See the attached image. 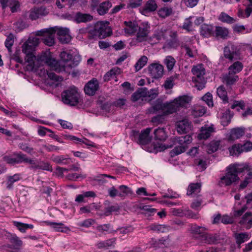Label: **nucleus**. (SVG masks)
Listing matches in <instances>:
<instances>
[{"instance_id":"nucleus-1","label":"nucleus","mask_w":252,"mask_h":252,"mask_svg":"<svg viewBox=\"0 0 252 252\" xmlns=\"http://www.w3.org/2000/svg\"><path fill=\"white\" fill-rule=\"evenodd\" d=\"M39 43V39L38 38L30 37L22 45V51L26 55L25 61L28 63V68L32 71L38 69L44 64L52 66L56 63L50 52H43L37 58L35 57L34 49Z\"/></svg>"},{"instance_id":"nucleus-2","label":"nucleus","mask_w":252,"mask_h":252,"mask_svg":"<svg viewBox=\"0 0 252 252\" xmlns=\"http://www.w3.org/2000/svg\"><path fill=\"white\" fill-rule=\"evenodd\" d=\"M61 62H58L56 59V63L48 65L52 70L57 72L66 71L68 69H71L78 65L81 61V56L77 54H71L70 51H63L60 54ZM53 59V58H52Z\"/></svg>"},{"instance_id":"nucleus-3","label":"nucleus","mask_w":252,"mask_h":252,"mask_svg":"<svg viewBox=\"0 0 252 252\" xmlns=\"http://www.w3.org/2000/svg\"><path fill=\"white\" fill-rule=\"evenodd\" d=\"M227 172L225 176L220 178L219 185L222 187L223 186H230L233 182L239 179L238 174L243 172L245 171L247 172L249 176H252V168L247 165L244 164H234L230 165L227 168Z\"/></svg>"},{"instance_id":"nucleus-4","label":"nucleus","mask_w":252,"mask_h":252,"mask_svg":"<svg viewBox=\"0 0 252 252\" xmlns=\"http://www.w3.org/2000/svg\"><path fill=\"white\" fill-rule=\"evenodd\" d=\"M63 102L67 105L74 106L82 101V97L78 89L74 86L64 91L62 94Z\"/></svg>"},{"instance_id":"nucleus-5","label":"nucleus","mask_w":252,"mask_h":252,"mask_svg":"<svg viewBox=\"0 0 252 252\" xmlns=\"http://www.w3.org/2000/svg\"><path fill=\"white\" fill-rule=\"evenodd\" d=\"M191 72L193 74L192 80L196 83L195 86L198 90H201L205 87L206 81L204 79L205 69L202 65L199 64L193 67Z\"/></svg>"},{"instance_id":"nucleus-6","label":"nucleus","mask_w":252,"mask_h":252,"mask_svg":"<svg viewBox=\"0 0 252 252\" xmlns=\"http://www.w3.org/2000/svg\"><path fill=\"white\" fill-rule=\"evenodd\" d=\"M94 34L97 35L100 39L105 38L111 35L112 31L108 26L107 22H97L94 27Z\"/></svg>"},{"instance_id":"nucleus-7","label":"nucleus","mask_w":252,"mask_h":252,"mask_svg":"<svg viewBox=\"0 0 252 252\" xmlns=\"http://www.w3.org/2000/svg\"><path fill=\"white\" fill-rule=\"evenodd\" d=\"M224 57L232 61L240 59V50L238 47L231 43H229L223 49Z\"/></svg>"},{"instance_id":"nucleus-8","label":"nucleus","mask_w":252,"mask_h":252,"mask_svg":"<svg viewBox=\"0 0 252 252\" xmlns=\"http://www.w3.org/2000/svg\"><path fill=\"white\" fill-rule=\"evenodd\" d=\"M51 32H54L58 36V39L62 43H68L70 39L71 36L69 34V30L66 28L55 27L50 28Z\"/></svg>"},{"instance_id":"nucleus-9","label":"nucleus","mask_w":252,"mask_h":252,"mask_svg":"<svg viewBox=\"0 0 252 252\" xmlns=\"http://www.w3.org/2000/svg\"><path fill=\"white\" fill-rule=\"evenodd\" d=\"M148 71L150 76L152 78L158 79L162 77L164 72V67L161 64L154 63L148 66Z\"/></svg>"},{"instance_id":"nucleus-10","label":"nucleus","mask_w":252,"mask_h":252,"mask_svg":"<svg viewBox=\"0 0 252 252\" xmlns=\"http://www.w3.org/2000/svg\"><path fill=\"white\" fill-rule=\"evenodd\" d=\"M36 35L43 36L42 38L43 42L48 46H52L55 43V34L54 32H51L50 28L38 31L36 32Z\"/></svg>"},{"instance_id":"nucleus-11","label":"nucleus","mask_w":252,"mask_h":252,"mask_svg":"<svg viewBox=\"0 0 252 252\" xmlns=\"http://www.w3.org/2000/svg\"><path fill=\"white\" fill-rule=\"evenodd\" d=\"M150 26L148 22L142 23L136 33V40L141 42L147 40L150 32Z\"/></svg>"},{"instance_id":"nucleus-12","label":"nucleus","mask_w":252,"mask_h":252,"mask_svg":"<svg viewBox=\"0 0 252 252\" xmlns=\"http://www.w3.org/2000/svg\"><path fill=\"white\" fill-rule=\"evenodd\" d=\"M176 127L179 133H187L191 130V123L188 119H184L176 122Z\"/></svg>"},{"instance_id":"nucleus-13","label":"nucleus","mask_w":252,"mask_h":252,"mask_svg":"<svg viewBox=\"0 0 252 252\" xmlns=\"http://www.w3.org/2000/svg\"><path fill=\"white\" fill-rule=\"evenodd\" d=\"M48 14V12L45 7L41 6L40 7H34L32 8L29 12L27 13L29 18L32 20H34L38 19L40 16H45Z\"/></svg>"},{"instance_id":"nucleus-14","label":"nucleus","mask_w":252,"mask_h":252,"mask_svg":"<svg viewBox=\"0 0 252 252\" xmlns=\"http://www.w3.org/2000/svg\"><path fill=\"white\" fill-rule=\"evenodd\" d=\"M99 88V83L96 79H92L88 82L84 87L85 94L89 95H94Z\"/></svg>"},{"instance_id":"nucleus-15","label":"nucleus","mask_w":252,"mask_h":252,"mask_svg":"<svg viewBox=\"0 0 252 252\" xmlns=\"http://www.w3.org/2000/svg\"><path fill=\"white\" fill-rule=\"evenodd\" d=\"M25 158V155L21 153H14L13 157L5 156L3 158V160L6 163L14 165L15 164H19L23 162Z\"/></svg>"},{"instance_id":"nucleus-16","label":"nucleus","mask_w":252,"mask_h":252,"mask_svg":"<svg viewBox=\"0 0 252 252\" xmlns=\"http://www.w3.org/2000/svg\"><path fill=\"white\" fill-rule=\"evenodd\" d=\"M220 240V236L218 234L206 232L202 235V238L200 241L208 244H216L219 242Z\"/></svg>"},{"instance_id":"nucleus-17","label":"nucleus","mask_w":252,"mask_h":252,"mask_svg":"<svg viewBox=\"0 0 252 252\" xmlns=\"http://www.w3.org/2000/svg\"><path fill=\"white\" fill-rule=\"evenodd\" d=\"M207 229L205 227L199 226L196 224H192L190 227V231L192 236L199 241L202 238V235L206 233Z\"/></svg>"},{"instance_id":"nucleus-18","label":"nucleus","mask_w":252,"mask_h":252,"mask_svg":"<svg viewBox=\"0 0 252 252\" xmlns=\"http://www.w3.org/2000/svg\"><path fill=\"white\" fill-rule=\"evenodd\" d=\"M179 110L180 108H187L190 104L192 97L187 95L180 96L175 99Z\"/></svg>"},{"instance_id":"nucleus-19","label":"nucleus","mask_w":252,"mask_h":252,"mask_svg":"<svg viewBox=\"0 0 252 252\" xmlns=\"http://www.w3.org/2000/svg\"><path fill=\"white\" fill-rule=\"evenodd\" d=\"M164 107L163 114L165 115L176 113L179 110L175 99L173 101L165 102Z\"/></svg>"},{"instance_id":"nucleus-20","label":"nucleus","mask_w":252,"mask_h":252,"mask_svg":"<svg viewBox=\"0 0 252 252\" xmlns=\"http://www.w3.org/2000/svg\"><path fill=\"white\" fill-rule=\"evenodd\" d=\"M245 133V128L236 127L232 129L228 137L229 140L234 141L242 137Z\"/></svg>"},{"instance_id":"nucleus-21","label":"nucleus","mask_w":252,"mask_h":252,"mask_svg":"<svg viewBox=\"0 0 252 252\" xmlns=\"http://www.w3.org/2000/svg\"><path fill=\"white\" fill-rule=\"evenodd\" d=\"M191 141L192 137L189 134L176 137L174 140V145L185 146V148H188V144H189Z\"/></svg>"},{"instance_id":"nucleus-22","label":"nucleus","mask_w":252,"mask_h":252,"mask_svg":"<svg viewBox=\"0 0 252 252\" xmlns=\"http://www.w3.org/2000/svg\"><path fill=\"white\" fill-rule=\"evenodd\" d=\"M93 19V17L91 14L80 12H77L74 17V21L77 23H86L92 21Z\"/></svg>"},{"instance_id":"nucleus-23","label":"nucleus","mask_w":252,"mask_h":252,"mask_svg":"<svg viewBox=\"0 0 252 252\" xmlns=\"http://www.w3.org/2000/svg\"><path fill=\"white\" fill-rule=\"evenodd\" d=\"M0 3L2 9H4L6 7L9 6L12 12H16L20 6L19 2L16 0H0Z\"/></svg>"},{"instance_id":"nucleus-24","label":"nucleus","mask_w":252,"mask_h":252,"mask_svg":"<svg viewBox=\"0 0 252 252\" xmlns=\"http://www.w3.org/2000/svg\"><path fill=\"white\" fill-rule=\"evenodd\" d=\"M201 184L200 183H191L190 184L188 189L187 195L192 197H195L200 191Z\"/></svg>"},{"instance_id":"nucleus-25","label":"nucleus","mask_w":252,"mask_h":252,"mask_svg":"<svg viewBox=\"0 0 252 252\" xmlns=\"http://www.w3.org/2000/svg\"><path fill=\"white\" fill-rule=\"evenodd\" d=\"M165 128L158 127L154 130L155 139L160 141H164L167 138V134Z\"/></svg>"},{"instance_id":"nucleus-26","label":"nucleus","mask_w":252,"mask_h":252,"mask_svg":"<svg viewBox=\"0 0 252 252\" xmlns=\"http://www.w3.org/2000/svg\"><path fill=\"white\" fill-rule=\"evenodd\" d=\"M151 130V128H147L141 131L139 144L146 145L151 141V137L149 136Z\"/></svg>"},{"instance_id":"nucleus-27","label":"nucleus","mask_w":252,"mask_h":252,"mask_svg":"<svg viewBox=\"0 0 252 252\" xmlns=\"http://www.w3.org/2000/svg\"><path fill=\"white\" fill-rule=\"evenodd\" d=\"M200 34L204 37H208L214 34L213 27L211 25L203 24L200 28Z\"/></svg>"},{"instance_id":"nucleus-28","label":"nucleus","mask_w":252,"mask_h":252,"mask_svg":"<svg viewBox=\"0 0 252 252\" xmlns=\"http://www.w3.org/2000/svg\"><path fill=\"white\" fill-rule=\"evenodd\" d=\"M112 6V4L111 2L105 1L99 4L96 9V11L100 15H103L108 12Z\"/></svg>"},{"instance_id":"nucleus-29","label":"nucleus","mask_w":252,"mask_h":252,"mask_svg":"<svg viewBox=\"0 0 252 252\" xmlns=\"http://www.w3.org/2000/svg\"><path fill=\"white\" fill-rule=\"evenodd\" d=\"M164 103H163L161 99H158L155 102L153 106L148 109V112L154 114L158 111L161 110L164 113Z\"/></svg>"},{"instance_id":"nucleus-30","label":"nucleus","mask_w":252,"mask_h":252,"mask_svg":"<svg viewBox=\"0 0 252 252\" xmlns=\"http://www.w3.org/2000/svg\"><path fill=\"white\" fill-rule=\"evenodd\" d=\"M9 241L11 245L7 244L4 246L5 248H11L12 249H19L22 245V242L16 236H12L9 239Z\"/></svg>"},{"instance_id":"nucleus-31","label":"nucleus","mask_w":252,"mask_h":252,"mask_svg":"<svg viewBox=\"0 0 252 252\" xmlns=\"http://www.w3.org/2000/svg\"><path fill=\"white\" fill-rule=\"evenodd\" d=\"M233 116V113L229 109L226 110L223 113L220 118V122L224 126H227L231 122V119Z\"/></svg>"},{"instance_id":"nucleus-32","label":"nucleus","mask_w":252,"mask_h":252,"mask_svg":"<svg viewBox=\"0 0 252 252\" xmlns=\"http://www.w3.org/2000/svg\"><path fill=\"white\" fill-rule=\"evenodd\" d=\"M120 73V69L118 67H114L107 72L103 77L105 81H108L111 79H114L116 77V75Z\"/></svg>"},{"instance_id":"nucleus-33","label":"nucleus","mask_w":252,"mask_h":252,"mask_svg":"<svg viewBox=\"0 0 252 252\" xmlns=\"http://www.w3.org/2000/svg\"><path fill=\"white\" fill-rule=\"evenodd\" d=\"M206 111V108L201 105L194 106L191 110V115L194 118L202 116Z\"/></svg>"},{"instance_id":"nucleus-34","label":"nucleus","mask_w":252,"mask_h":252,"mask_svg":"<svg viewBox=\"0 0 252 252\" xmlns=\"http://www.w3.org/2000/svg\"><path fill=\"white\" fill-rule=\"evenodd\" d=\"M243 68L242 63L239 61H236L229 66L228 70L229 73L236 74L240 72Z\"/></svg>"},{"instance_id":"nucleus-35","label":"nucleus","mask_w":252,"mask_h":252,"mask_svg":"<svg viewBox=\"0 0 252 252\" xmlns=\"http://www.w3.org/2000/svg\"><path fill=\"white\" fill-rule=\"evenodd\" d=\"M143 89H145V92L146 93V94L144 95V100L145 101L150 102L153 99H155L158 95V93L156 90L151 89L150 91H148L146 88H143Z\"/></svg>"},{"instance_id":"nucleus-36","label":"nucleus","mask_w":252,"mask_h":252,"mask_svg":"<svg viewBox=\"0 0 252 252\" xmlns=\"http://www.w3.org/2000/svg\"><path fill=\"white\" fill-rule=\"evenodd\" d=\"M229 32L227 29L222 27H216L215 35L217 37L226 39L228 35Z\"/></svg>"},{"instance_id":"nucleus-37","label":"nucleus","mask_w":252,"mask_h":252,"mask_svg":"<svg viewBox=\"0 0 252 252\" xmlns=\"http://www.w3.org/2000/svg\"><path fill=\"white\" fill-rule=\"evenodd\" d=\"M116 239L113 238L104 241H100L97 243L96 246L98 249H107L113 246L116 242Z\"/></svg>"},{"instance_id":"nucleus-38","label":"nucleus","mask_w":252,"mask_h":252,"mask_svg":"<svg viewBox=\"0 0 252 252\" xmlns=\"http://www.w3.org/2000/svg\"><path fill=\"white\" fill-rule=\"evenodd\" d=\"M145 89L141 88L134 93L131 97V99L133 102H135L138 100H144V95L146 94Z\"/></svg>"},{"instance_id":"nucleus-39","label":"nucleus","mask_w":252,"mask_h":252,"mask_svg":"<svg viewBox=\"0 0 252 252\" xmlns=\"http://www.w3.org/2000/svg\"><path fill=\"white\" fill-rule=\"evenodd\" d=\"M252 216V213L248 212L242 217L240 221L241 224H246V227L249 229L252 227V218L249 219V218Z\"/></svg>"},{"instance_id":"nucleus-40","label":"nucleus","mask_w":252,"mask_h":252,"mask_svg":"<svg viewBox=\"0 0 252 252\" xmlns=\"http://www.w3.org/2000/svg\"><path fill=\"white\" fill-rule=\"evenodd\" d=\"M217 93L218 95L222 100L223 103H226L228 102L227 93L225 88L223 86H220L217 89Z\"/></svg>"},{"instance_id":"nucleus-41","label":"nucleus","mask_w":252,"mask_h":252,"mask_svg":"<svg viewBox=\"0 0 252 252\" xmlns=\"http://www.w3.org/2000/svg\"><path fill=\"white\" fill-rule=\"evenodd\" d=\"M224 81L228 85H232L234 84L238 79V76L233 73L228 72L224 77Z\"/></svg>"},{"instance_id":"nucleus-42","label":"nucleus","mask_w":252,"mask_h":252,"mask_svg":"<svg viewBox=\"0 0 252 252\" xmlns=\"http://www.w3.org/2000/svg\"><path fill=\"white\" fill-rule=\"evenodd\" d=\"M213 131V128L211 126L205 128L202 127L200 133L198 135V138L201 139H206L210 136L211 133Z\"/></svg>"},{"instance_id":"nucleus-43","label":"nucleus","mask_w":252,"mask_h":252,"mask_svg":"<svg viewBox=\"0 0 252 252\" xmlns=\"http://www.w3.org/2000/svg\"><path fill=\"white\" fill-rule=\"evenodd\" d=\"M176 62L175 59L171 56H167L163 61V63L166 66L168 71L173 69Z\"/></svg>"},{"instance_id":"nucleus-44","label":"nucleus","mask_w":252,"mask_h":252,"mask_svg":"<svg viewBox=\"0 0 252 252\" xmlns=\"http://www.w3.org/2000/svg\"><path fill=\"white\" fill-rule=\"evenodd\" d=\"M50 225L53 226V228L58 232H66L69 230L67 227L64 226L62 223H56L54 222H49Z\"/></svg>"},{"instance_id":"nucleus-45","label":"nucleus","mask_w":252,"mask_h":252,"mask_svg":"<svg viewBox=\"0 0 252 252\" xmlns=\"http://www.w3.org/2000/svg\"><path fill=\"white\" fill-rule=\"evenodd\" d=\"M175 147L170 152V155L171 157H174L182 153L185 152L187 148H185V146L174 145Z\"/></svg>"},{"instance_id":"nucleus-46","label":"nucleus","mask_w":252,"mask_h":252,"mask_svg":"<svg viewBox=\"0 0 252 252\" xmlns=\"http://www.w3.org/2000/svg\"><path fill=\"white\" fill-rule=\"evenodd\" d=\"M173 13L172 8L171 7H164L161 8L158 11V15L159 17L165 18L171 15Z\"/></svg>"},{"instance_id":"nucleus-47","label":"nucleus","mask_w":252,"mask_h":252,"mask_svg":"<svg viewBox=\"0 0 252 252\" xmlns=\"http://www.w3.org/2000/svg\"><path fill=\"white\" fill-rule=\"evenodd\" d=\"M20 179V175L15 174L13 176H10L7 178V181L6 183V188L8 189H11L13 188V184Z\"/></svg>"},{"instance_id":"nucleus-48","label":"nucleus","mask_w":252,"mask_h":252,"mask_svg":"<svg viewBox=\"0 0 252 252\" xmlns=\"http://www.w3.org/2000/svg\"><path fill=\"white\" fill-rule=\"evenodd\" d=\"M235 238L236 243L240 245L249 239V234L247 233H237L235 234Z\"/></svg>"},{"instance_id":"nucleus-49","label":"nucleus","mask_w":252,"mask_h":252,"mask_svg":"<svg viewBox=\"0 0 252 252\" xmlns=\"http://www.w3.org/2000/svg\"><path fill=\"white\" fill-rule=\"evenodd\" d=\"M148 61V58L145 56H142L137 62L134 65L136 71L140 70L146 65Z\"/></svg>"},{"instance_id":"nucleus-50","label":"nucleus","mask_w":252,"mask_h":252,"mask_svg":"<svg viewBox=\"0 0 252 252\" xmlns=\"http://www.w3.org/2000/svg\"><path fill=\"white\" fill-rule=\"evenodd\" d=\"M229 152L232 156H238L240 154L243 153L241 144H235L229 149Z\"/></svg>"},{"instance_id":"nucleus-51","label":"nucleus","mask_w":252,"mask_h":252,"mask_svg":"<svg viewBox=\"0 0 252 252\" xmlns=\"http://www.w3.org/2000/svg\"><path fill=\"white\" fill-rule=\"evenodd\" d=\"M13 223L21 232H25L26 229L32 228L33 227V226L32 224L24 223L18 221H14Z\"/></svg>"},{"instance_id":"nucleus-52","label":"nucleus","mask_w":252,"mask_h":252,"mask_svg":"<svg viewBox=\"0 0 252 252\" xmlns=\"http://www.w3.org/2000/svg\"><path fill=\"white\" fill-rule=\"evenodd\" d=\"M158 8L157 4L154 0H149L147 1L144 11H154Z\"/></svg>"},{"instance_id":"nucleus-53","label":"nucleus","mask_w":252,"mask_h":252,"mask_svg":"<svg viewBox=\"0 0 252 252\" xmlns=\"http://www.w3.org/2000/svg\"><path fill=\"white\" fill-rule=\"evenodd\" d=\"M220 19L223 22H225L228 24H232L235 22L236 20L233 17H230L227 14L222 12L220 16Z\"/></svg>"},{"instance_id":"nucleus-54","label":"nucleus","mask_w":252,"mask_h":252,"mask_svg":"<svg viewBox=\"0 0 252 252\" xmlns=\"http://www.w3.org/2000/svg\"><path fill=\"white\" fill-rule=\"evenodd\" d=\"M14 36L12 33L9 34L5 41V46L7 48L8 52H11V47L14 41Z\"/></svg>"},{"instance_id":"nucleus-55","label":"nucleus","mask_w":252,"mask_h":252,"mask_svg":"<svg viewBox=\"0 0 252 252\" xmlns=\"http://www.w3.org/2000/svg\"><path fill=\"white\" fill-rule=\"evenodd\" d=\"M148 229L158 232H164L166 229L164 225L152 224L147 227Z\"/></svg>"},{"instance_id":"nucleus-56","label":"nucleus","mask_w":252,"mask_h":252,"mask_svg":"<svg viewBox=\"0 0 252 252\" xmlns=\"http://www.w3.org/2000/svg\"><path fill=\"white\" fill-rule=\"evenodd\" d=\"M23 162L30 164L31 165L30 167L31 169L35 170L38 168V162L35 160L28 158L25 155Z\"/></svg>"},{"instance_id":"nucleus-57","label":"nucleus","mask_w":252,"mask_h":252,"mask_svg":"<svg viewBox=\"0 0 252 252\" xmlns=\"http://www.w3.org/2000/svg\"><path fill=\"white\" fill-rule=\"evenodd\" d=\"M232 109L237 108V110L239 111L240 109L244 110L245 108V103L243 100H235L233 103L230 106Z\"/></svg>"},{"instance_id":"nucleus-58","label":"nucleus","mask_w":252,"mask_h":252,"mask_svg":"<svg viewBox=\"0 0 252 252\" xmlns=\"http://www.w3.org/2000/svg\"><path fill=\"white\" fill-rule=\"evenodd\" d=\"M120 192L118 194V196L124 197L128 194H131L132 191L130 189L125 185H121L119 188Z\"/></svg>"},{"instance_id":"nucleus-59","label":"nucleus","mask_w":252,"mask_h":252,"mask_svg":"<svg viewBox=\"0 0 252 252\" xmlns=\"http://www.w3.org/2000/svg\"><path fill=\"white\" fill-rule=\"evenodd\" d=\"M179 46V43L175 39H170L165 43L164 44L163 48H166L168 49H176Z\"/></svg>"},{"instance_id":"nucleus-60","label":"nucleus","mask_w":252,"mask_h":252,"mask_svg":"<svg viewBox=\"0 0 252 252\" xmlns=\"http://www.w3.org/2000/svg\"><path fill=\"white\" fill-rule=\"evenodd\" d=\"M162 38V37L159 34V33L156 31L154 34L150 37L148 41L151 44H154L158 43L159 40Z\"/></svg>"},{"instance_id":"nucleus-61","label":"nucleus","mask_w":252,"mask_h":252,"mask_svg":"<svg viewBox=\"0 0 252 252\" xmlns=\"http://www.w3.org/2000/svg\"><path fill=\"white\" fill-rule=\"evenodd\" d=\"M165 115L164 114L157 115L153 117L151 121L154 125H156L162 124L165 122Z\"/></svg>"},{"instance_id":"nucleus-62","label":"nucleus","mask_w":252,"mask_h":252,"mask_svg":"<svg viewBox=\"0 0 252 252\" xmlns=\"http://www.w3.org/2000/svg\"><path fill=\"white\" fill-rule=\"evenodd\" d=\"M125 24L127 27V28L125 29V31L126 32H127L129 34H132L136 30L134 24L132 22L125 21Z\"/></svg>"},{"instance_id":"nucleus-63","label":"nucleus","mask_w":252,"mask_h":252,"mask_svg":"<svg viewBox=\"0 0 252 252\" xmlns=\"http://www.w3.org/2000/svg\"><path fill=\"white\" fill-rule=\"evenodd\" d=\"M202 100L206 102L209 107L213 106L212 95L210 93H206L202 97Z\"/></svg>"},{"instance_id":"nucleus-64","label":"nucleus","mask_w":252,"mask_h":252,"mask_svg":"<svg viewBox=\"0 0 252 252\" xmlns=\"http://www.w3.org/2000/svg\"><path fill=\"white\" fill-rule=\"evenodd\" d=\"M53 160L57 163L62 164H67L69 163V159L65 158L63 156H56L53 158Z\"/></svg>"}]
</instances>
